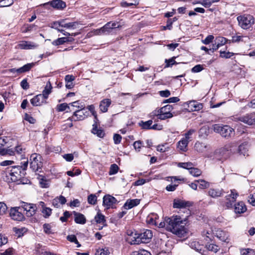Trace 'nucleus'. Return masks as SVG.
<instances>
[{
  "label": "nucleus",
  "instance_id": "nucleus-1",
  "mask_svg": "<svg viewBox=\"0 0 255 255\" xmlns=\"http://www.w3.org/2000/svg\"><path fill=\"white\" fill-rule=\"evenodd\" d=\"M183 222L179 216L166 217L163 222L159 224V227L165 228L167 231L178 236H182L185 233Z\"/></svg>",
  "mask_w": 255,
  "mask_h": 255
},
{
  "label": "nucleus",
  "instance_id": "nucleus-2",
  "mask_svg": "<svg viewBox=\"0 0 255 255\" xmlns=\"http://www.w3.org/2000/svg\"><path fill=\"white\" fill-rule=\"evenodd\" d=\"M28 161H24L22 166H13L6 168L4 172L6 177H10L12 181L15 182L21 179L25 174Z\"/></svg>",
  "mask_w": 255,
  "mask_h": 255
},
{
  "label": "nucleus",
  "instance_id": "nucleus-3",
  "mask_svg": "<svg viewBox=\"0 0 255 255\" xmlns=\"http://www.w3.org/2000/svg\"><path fill=\"white\" fill-rule=\"evenodd\" d=\"M129 237L128 238L129 242L131 245H138L141 243H149L152 237V233L151 230H146L143 233L136 234L131 232L128 234Z\"/></svg>",
  "mask_w": 255,
  "mask_h": 255
},
{
  "label": "nucleus",
  "instance_id": "nucleus-4",
  "mask_svg": "<svg viewBox=\"0 0 255 255\" xmlns=\"http://www.w3.org/2000/svg\"><path fill=\"white\" fill-rule=\"evenodd\" d=\"M235 146L234 143H230L226 144L224 147L217 149L215 151V158L217 160L226 159L230 155L235 153L234 147Z\"/></svg>",
  "mask_w": 255,
  "mask_h": 255
},
{
  "label": "nucleus",
  "instance_id": "nucleus-5",
  "mask_svg": "<svg viewBox=\"0 0 255 255\" xmlns=\"http://www.w3.org/2000/svg\"><path fill=\"white\" fill-rule=\"evenodd\" d=\"M214 131L219 133L223 137L229 138L234 136L235 134L234 129L228 125H222L220 124H215L213 126Z\"/></svg>",
  "mask_w": 255,
  "mask_h": 255
},
{
  "label": "nucleus",
  "instance_id": "nucleus-6",
  "mask_svg": "<svg viewBox=\"0 0 255 255\" xmlns=\"http://www.w3.org/2000/svg\"><path fill=\"white\" fill-rule=\"evenodd\" d=\"M89 115V111L85 109L84 106H78V110L75 111L73 115L67 119L71 122L81 121L85 119Z\"/></svg>",
  "mask_w": 255,
  "mask_h": 255
},
{
  "label": "nucleus",
  "instance_id": "nucleus-7",
  "mask_svg": "<svg viewBox=\"0 0 255 255\" xmlns=\"http://www.w3.org/2000/svg\"><path fill=\"white\" fill-rule=\"evenodd\" d=\"M42 159L39 154L33 153L30 157V167L34 171H38L43 166Z\"/></svg>",
  "mask_w": 255,
  "mask_h": 255
},
{
  "label": "nucleus",
  "instance_id": "nucleus-8",
  "mask_svg": "<svg viewBox=\"0 0 255 255\" xmlns=\"http://www.w3.org/2000/svg\"><path fill=\"white\" fill-rule=\"evenodd\" d=\"M123 24L121 22H113L110 21L105 24L103 27L100 29H97L96 32L97 34H102L104 33H109L112 29L120 28Z\"/></svg>",
  "mask_w": 255,
  "mask_h": 255
},
{
  "label": "nucleus",
  "instance_id": "nucleus-9",
  "mask_svg": "<svg viewBox=\"0 0 255 255\" xmlns=\"http://www.w3.org/2000/svg\"><path fill=\"white\" fill-rule=\"evenodd\" d=\"M45 8L50 7L57 10H62L66 6V2L62 0H52L43 4Z\"/></svg>",
  "mask_w": 255,
  "mask_h": 255
},
{
  "label": "nucleus",
  "instance_id": "nucleus-10",
  "mask_svg": "<svg viewBox=\"0 0 255 255\" xmlns=\"http://www.w3.org/2000/svg\"><path fill=\"white\" fill-rule=\"evenodd\" d=\"M21 209H22L26 212L25 214L27 217H31L34 215L37 210L36 205L22 202L20 206Z\"/></svg>",
  "mask_w": 255,
  "mask_h": 255
},
{
  "label": "nucleus",
  "instance_id": "nucleus-11",
  "mask_svg": "<svg viewBox=\"0 0 255 255\" xmlns=\"http://www.w3.org/2000/svg\"><path fill=\"white\" fill-rule=\"evenodd\" d=\"M237 19L239 25L245 29L249 28L255 22L254 17H237Z\"/></svg>",
  "mask_w": 255,
  "mask_h": 255
},
{
  "label": "nucleus",
  "instance_id": "nucleus-12",
  "mask_svg": "<svg viewBox=\"0 0 255 255\" xmlns=\"http://www.w3.org/2000/svg\"><path fill=\"white\" fill-rule=\"evenodd\" d=\"M19 210H21L20 207H16L10 209L9 215L13 220L22 221L25 219L24 215Z\"/></svg>",
  "mask_w": 255,
  "mask_h": 255
},
{
  "label": "nucleus",
  "instance_id": "nucleus-13",
  "mask_svg": "<svg viewBox=\"0 0 255 255\" xmlns=\"http://www.w3.org/2000/svg\"><path fill=\"white\" fill-rule=\"evenodd\" d=\"M239 194L235 189L231 190V194L226 196L225 206L228 208L232 207L233 204L235 202Z\"/></svg>",
  "mask_w": 255,
  "mask_h": 255
},
{
  "label": "nucleus",
  "instance_id": "nucleus-14",
  "mask_svg": "<svg viewBox=\"0 0 255 255\" xmlns=\"http://www.w3.org/2000/svg\"><path fill=\"white\" fill-rule=\"evenodd\" d=\"M238 120L249 126L255 125V116L253 114L241 116L238 118Z\"/></svg>",
  "mask_w": 255,
  "mask_h": 255
},
{
  "label": "nucleus",
  "instance_id": "nucleus-15",
  "mask_svg": "<svg viewBox=\"0 0 255 255\" xmlns=\"http://www.w3.org/2000/svg\"><path fill=\"white\" fill-rule=\"evenodd\" d=\"M46 100L43 95L39 94L31 99L30 103L33 106H40L43 104H46Z\"/></svg>",
  "mask_w": 255,
  "mask_h": 255
},
{
  "label": "nucleus",
  "instance_id": "nucleus-16",
  "mask_svg": "<svg viewBox=\"0 0 255 255\" xmlns=\"http://www.w3.org/2000/svg\"><path fill=\"white\" fill-rule=\"evenodd\" d=\"M117 202V199L110 195H105L103 197V204L107 209L112 207L113 205L116 204Z\"/></svg>",
  "mask_w": 255,
  "mask_h": 255
},
{
  "label": "nucleus",
  "instance_id": "nucleus-17",
  "mask_svg": "<svg viewBox=\"0 0 255 255\" xmlns=\"http://www.w3.org/2000/svg\"><path fill=\"white\" fill-rule=\"evenodd\" d=\"M187 105L188 110L192 111H198L202 109L203 108L202 104L195 101L188 102Z\"/></svg>",
  "mask_w": 255,
  "mask_h": 255
},
{
  "label": "nucleus",
  "instance_id": "nucleus-18",
  "mask_svg": "<svg viewBox=\"0 0 255 255\" xmlns=\"http://www.w3.org/2000/svg\"><path fill=\"white\" fill-rule=\"evenodd\" d=\"M190 206L191 203L189 202L178 199L174 200L173 208H186Z\"/></svg>",
  "mask_w": 255,
  "mask_h": 255
},
{
  "label": "nucleus",
  "instance_id": "nucleus-19",
  "mask_svg": "<svg viewBox=\"0 0 255 255\" xmlns=\"http://www.w3.org/2000/svg\"><path fill=\"white\" fill-rule=\"evenodd\" d=\"M215 236L219 240L224 242H228L229 235L227 233L221 230H218L216 231Z\"/></svg>",
  "mask_w": 255,
  "mask_h": 255
},
{
  "label": "nucleus",
  "instance_id": "nucleus-20",
  "mask_svg": "<svg viewBox=\"0 0 255 255\" xmlns=\"http://www.w3.org/2000/svg\"><path fill=\"white\" fill-rule=\"evenodd\" d=\"M66 202V198L61 195L59 197L55 198L52 200V205L56 208H59L60 205H63Z\"/></svg>",
  "mask_w": 255,
  "mask_h": 255
},
{
  "label": "nucleus",
  "instance_id": "nucleus-21",
  "mask_svg": "<svg viewBox=\"0 0 255 255\" xmlns=\"http://www.w3.org/2000/svg\"><path fill=\"white\" fill-rule=\"evenodd\" d=\"M74 221L77 224H84L86 222V219L84 215L74 211Z\"/></svg>",
  "mask_w": 255,
  "mask_h": 255
},
{
  "label": "nucleus",
  "instance_id": "nucleus-22",
  "mask_svg": "<svg viewBox=\"0 0 255 255\" xmlns=\"http://www.w3.org/2000/svg\"><path fill=\"white\" fill-rule=\"evenodd\" d=\"M111 104V100L109 99H105L103 100L100 104L99 107L100 110L103 112H106L108 111V107Z\"/></svg>",
  "mask_w": 255,
  "mask_h": 255
},
{
  "label": "nucleus",
  "instance_id": "nucleus-23",
  "mask_svg": "<svg viewBox=\"0 0 255 255\" xmlns=\"http://www.w3.org/2000/svg\"><path fill=\"white\" fill-rule=\"evenodd\" d=\"M140 203V200L138 199L128 200L124 204V207L126 209H129L137 206Z\"/></svg>",
  "mask_w": 255,
  "mask_h": 255
},
{
  "label": "nucleus",
  "instance_id": "nucleus-24",
  "mask_svg": "<svg viewBox=\"0 0 255 255\" xmlns=\"http://www.w3.org/2000/svg\"><path fill=\"white\" fill-rule=\"evenodd\" d=\"M247 210V208L244 202H239L235 204V212L237 214L244 213Z\"/></svg>",
  "mask_w": 255,
  "mask_h": 255
},
{
  "label": "nucleus",
  "instance_id": "nucleus-25",
  "mask_svg": "<svg viewBox=\"0 0 255 255\" xmlns=\"http://www.w3.org/2000/svg\"><path fill=\"white\" fill-rule=\"evenodd\" d=\"M18 46L21 49H30L36 47L37 45L31 42L22 41Z\"/></svg>",
  "mask_w": 255,
  "mask_h": 255
},
{
  "label": "nucleus",
  "instance_id": "nucleus-26",
  "mask_svg": "<svg viewBox=\"0 0 255 255\" xmlns=\"http://www.w3.org/2000/svg\"><path fill=\"white\" fill-rule=\"evenodd\" d=\"M153 115H156L158 119L161 120H164L168 118H171L173 117V114L171 113H159V110Z\"/></svg>",
  "mask_w": 255,
  "mask_h": 255
},
{
  "label": "nucleus",
  "instance_id": "nucleus-27",
  "mask_svg": "<svg viewBox=\"0 0 255 255\" xmlns=\"http://www.w3.org/2000/svg\"><path fill=\"white\" fill-rule=\"evenodd\" d=\"M188 143L189 141L187 139L183 138L178 142L177 147L182 151H186Z\"/></svg>",
  "mask_w": 255,
  "mask_h": 255
},
{
  "label": "nucleus",
  "instance_id": "nucleus-28",
  "mask_svg": "<svg viewBox=\"0 0 255 255\" xmlns=\"http://www.w3.org/2000/svg\"><path fill=\"white\" fill-rule=\"evenodd\" d=\"M208 194L213 198H217L222 196L223 191L219 189H210L208 191Z\"/></svg>",
  "mask_w": 255,
  "mask_h": 255
},
{
  "label": "nucleus",
  "instance_id": "nucleus-29",
  "mask_svg": "<svg viewBox=\"0 0 255 255\" xmlns=\"http://www.w3.org/2000/svg\"><path fill=\"white\" fill-rule=\"evenodd\" d=\"M238 151L240 154H243L244 156H248V147L246 143H242L238 147Z\"/></svg>",
  "mask_w": 255,
  "mask_h": 255
},
{
  "label": "nucleus",
  "instance_id": "nucleus-30",
  "mask_svg": "<svg viewBox=\"0 0 255 255\" xmlns=\"http://www.w3.org/2000/svg\"><path fill=\"white\" fill-rule=\"evenodd\" d=\"M52 87L51 86V83L50 81L47 82L46 85L45 87L44 90L42 92V95H43L44 97L47 99L48 98V95L51 92V89Z\"/></svg>",
  "mask_w": 255,
  "mask_h": 255
},
{
  "label": "nucleus",
  "instance_id": "nucleus-31",
  "mask_svg": "<svg viewBox=\"0 0 255 255\" xmlns=\"http://www.w3.org/2000/svg\"><path fill=\"white\" fill-rule=\"evenodd\" d=\"M207 146L205 143L197 142L195 144L194 148L199 152H203L206 150Z\"/></svg>",
  "mask_w": 255,
  "mask_h": 255
},
{
  "label": "nucleus",
  "instance_id": "nucleus-32",
  "mask_svg": "<svg viewBox=\"0 0 255 255\" xmlns=\"http://www.w3.org/2000/svg\"><path fill=\"white\" fill-rule=\"evenodd\" d=\"M93 128L92 130V133L97 135L99 137H103L105 135V132L104 130L101 128H98L97 126L96 125H93Z\"/></svg>",
  "mask_w": 255,
  "mask_h": 255
},
{
  "label": "nucleus",
  "instance_id": "nucleus-33",
  "mask_svg": "<svg viewBox=\"0 0 255 255\" xmlns=\"http://www.w3.org/2000/svg\"><path fill=\"white\" fill-rule=\"evenodd\" d=\"M34 66V63H28L27 64L24 65L23 66L18 69L17 73H22L24 72H27L29 71L32 67Z\"/></svg>",
  "mask_w": 255,
  "mask_h": 255
},
{
  "label": "nucleus",
  "instance_id": "nucleus-34",
  "mask_svg": "<svg viewBox=\"0 0 255 255\" xmlns=\"http://www.w3.org/2000/svg\"><path fill=\"white\" fill-rule=\"evenodd\" d=\"M215 41L218 43V45H219L220 47L224 45L228 41H229L230 43H231L230 40H228L226 38H225L224 37H222V36H219V37H216Z\"/></svg>",
  "mask_w": 255,
  "mask_h": 255
},
{
  "label": "nucleus",
  "instance_id": "nucleus-35",
  "mask_svg": "<svg viewBox=\"0 0 255 255\" xmlns=\"http://www.w3.org/2000/svg\"><path fill=\"white\" fill-rule=\"evenodd\" d=\"M95 220L97 223L99 224H104L106 222L105 216L99 212L95 217Z\"/></svg>",
  "mask_w": 255,
  "mask_h": 255
},
{
  "label": "nucleus",
  "instance_id": "nucleus-36",
  "mask_svg": "<svg viewBox=\"0 0 255 255\" xmlns=\"http://www.w3.org/2000/svg\"><path fill=\"white\" fill-rule=\"evenodd\" d=\"M133 1V2H127V1H123L121 3V5L123 7H127L130 6H136L139 4V0H131Z\"/></svg>",
  "mask_w": 255,
  "mask_h": 255
},
{
  "label": "nucleus",
  "instance_id": "nucleus-37",
  "mask_svg": "<svg viewBox=\"0 0 255 255\" xmlns=\"http://www.w3.org/2000/svg\"><path fill=\"white\" fill-rule=\"evenodd\" d=\"M178 166L182 167L183 168L188 169L190 171L191 170V169H192L193 167V164L192 162H180L178 164Z\"/></svg>",
  "mask_w": 255,
  "mask_h": 255
},
{
  "label": "nucleus",
  "instance_id": "nucleus-38",
  "mask_svg": "<svg viewBox=\"0 0 255 255\" xmlns=\"http://www.w3.org/2000/svg\"><path fill=\"white\" fill-rule=\"evenodd\" d=\"M152 124V121L150 120L146 122L141 121V123L139 124V125L141 126L142 128L143 129H150L151 126Z\"/></svg>",
  "mask_w": 255,
  "mask_h": 255
},
{
  "label": "nucleus",
  "instance_id": "nucleus-39",
  "mask_svg": "<svg viewBox=\"0 0 255 255\" xmlns=\"http://www.w3.org/2000/svg\"><path fill=\"white\" fill-rule=\"evenodd\" d=\"M13 0H0V7H6L11 5Z\"/></svg>",
  "mask_w": 255,
  "mask_h": 255
},
{
  "label": "nucleus",
  "instance_id": "nucleus-40",
  "mask_svg": "<svg viewBox=\"0 0 255 255\" xmlns=\"http://www.w3.org/2000/svg\"><path fill=\"white\" fill-rule=\"evenodd\" d=\"M97 197L95 194H90L88 197V202L91 205H95L97 203Z\"/></svg>",
  "mask_w": 255,
  "mask_h": 255
},
{
  "label": "nucleus",
  "instance_id": "nucleus-41",
  "mask_svg": "<svg viewBox=\"0 0 255 255\" xmlns=\"http://www.w3.org/2000/svg\"><path fill=\"white\" fill-rule=\"evenodd\" d=\"M206 248L209 251L214 253H217L219 250V248L217 245L212 244L207 245Z\"/></svg>",
  "mask_w": 255,
  "mask_h": 255
},
{
  "label": "nucleus",
  "instance_id": "nucleus-42",
  "mask_svg": "<svg viewBox=\"0 0 255 255\" xmlns=\"http://www.w3.org/2000/svg\"><path fill=\"white\" fill-rule=\"evenodd\" d=\"M67 37H61L53 41L52 42V44L54 45H59L61 44H63L64 43L66 42Z\"/></svg>",
  "mask_w": 255,
  "mask_h": 255
},
{
  "label": "nucleus",
  "instance_id": "nucleus-43",
  "mask_svg": "<svg viewBox=\"0 0 255 255\" xmlns=\"http://www.w3.org/2000/svg\"><path fill=\"white\" fill-rule=\"evenodd\" d=\"M51 212L52 210L50 208L46 207H43L42 210V213L43 214V217L45 218L49 217L51 215Z\"/></svg>",
  "mask_w": 255,
  "mask_h": 255
},
{
  "label": "nucleus",
  "instance_id": "nucleus-44",
  "mask_svg": "<svg viewBox=\"0 0 255 255\" xmlns=\"http://www.w3.org/2000/svg\"><path fill=\"white\" fill-rule=\"evenodd\" d=\"M119 168L118 166L116 164H113L111 165L110 171H109V174L110 175H114L117 173L118 171Z\"/></svg>",
  "mask_w": 255,
  "mask_h": 255
},
{
  "label": "nucleus",
  "instance_id": "nucleus-45",
  "mask_svg": "<svg viewBox=\"0 0 255 255\" xmlns=\"http://www.w3.org/2000/svg\"><path fill=\"white\" fill-rule=\"evenodd\" d=\"M220 57L224 58H230L234 55V53L220 51Z\"/></svg>",
  "mask_w": 255,
  "mask_h": 255
},
{
  "label": "nucleus",
  "instance_id": "nucleus-46",
  "mask_svg": "<svg viewBox=\"0 0 255 255\" xmlns=\"http://www.w3.org/2000/svg\"><path fill=\"white\" fill-rule=\"evenodd\" d=\"M67 109H69L70 108L66 103H62L57 106V110L59 112H63Z\"/></svg>",
  "mask_w": 255,
  "mask_h": 255
},
{
  "label": "nucleus",
  "instance_id": "nucleus-47",
  "mask_svg": "<svg viewBox=\"0 0 255 255\" xmlns=\"http://www.w3.org/2000/svg\"><path fill=\"white\" fill-rule=\"evenodd\" d=\"M205 11V9L202 7H196L194 8V10H190L188 12V15L189 16H192L195 14H196L195 12H200V13H204Z\"/></svg>",
  "mask_w": 255,
  "mask_h": 255
},
{
  "label": "nucleus",
  "instance_id": "nucleus-48",
  "mask_svg": "<svg viewBox=\"0 0 255 255\" xmlns=\"http://www.w3.org/2000/svg\"><path fill=\"white\" fill-rule=\"evenodd\" d=\"M189 172L193 176L196 177L200 176L202 173V172L200 169L194 167L191 169Z\"/></svg>",
  "mask_w": 255,
  "mask_h": 255
},
{
  "label": "nucleus",
  "instance_id": "nucleus-49",
  "mask_svg": "<svg viewBox=\"0 0 255 255\" xmlns=\"http://www.w3.org/2000/svg\"><path fill=\"white\" fill-rule=\"evenodd\" d=\"M172 106L169 105H166L161 109H159V113H167L170 112L172 110Z\"/></svg>",
  "mask_w": 255,
  "mask_h": 255
},
{
  "label": "nucleus",
  "instance_id": "nucleus-50",
  "mask_svg": "<svg viewBox=\"0 0 255 255\" xmlns=\"http://www.w3.org/2000/svg\"><path fill=\"white\" fill-rule=\"evenodd\" d=\"M191 247L194 248L195 250L198 251L199 253H201V251L203 250V247L202 246H200L198 244V243L193 242L191 243Z\"/></svg>",
  "mask_w": 255,
  "mask_h": 255
},
{
  "label": "nucleus",
  "instance_id": "nucleus-51",
  "mask_svg": "<svg viewBox=\"0 0 255 255\" xmlns=\"http://www.w3.org/2000/svg\"><path fill=\"white\" fill-rule=\"evenodd\" d=\"M175 58V57H173L168 60L166 59L165 63H166V64L165 67H170L174 64H177V63L174 60Z\"/></svg>",
  "mask_w": 255,
  "mask_h": 255
},
{
  "label": "nucleus",
  "instance_id": "nucleus-52",
  "mask_svg": "<svg viewBox=\"0 0 255 255\" xmlns=\"http://www.w3.org/2000/svg\"><path fill=\"white\" fill-rule=\"evenodd\" d=\"M7 209L6 204L3 202H0V216L4 214Z\"/></svg>",
  "mask_w": 255,
  "mask_h": 255
},
{
  "label": "nucleus",
  "instance_id": "nucleus-53",
  "mask_svg": "<svg viewBox=\"0 0 255 255\" xmlns=\"http://www.w3.org/2000/svg\"><path fill=\"white\" fill-rule=\"evenodd\" d=\"M110 252L108 249H102L97 251L96 255H109Z\"/></svg>",
  "mask_w": 255,
  "mask_h": 255
},
{
  "label": "nucleus",
  "instance_id": "nucleus-54",
  "mask_svg": "<svg viewBox=\"0 0 255 255\" xmlns=\"http://www.w3.org/2000/svg\"><path fill=\"white\" fill-rule=\"evenodd\" d=\"M8 242L7 238L4 235L0 234V247L5 245Z\"/></svg>",
  "mask_w": 255,
  "mask_h": 255
},
{
  "label": "nucleus",
  "instance_id": "nucleus-55",
  "mask_svg": "<svg viewBox=\"0 0 255 255\" xmlns=\"http://www.w3.org/2000/svg\"><path fill=\"white\" fill-rule=\"evenodd\" d=\"M177 18L176 17H174L172 19H168L167 21V25L166 26L164 27V29H166V28L168 29H170L171 27V25L173 23V22L177 20Z\"/></svg>",
  "mask_w": 255,
  "mask_h": 255
},
{
  "label": "nucleus",
  "instance_id": "nucleus-56",
  "mask_svg": "<svg viewBox=\"0 0 255 255\" xmlns=\"http://www.w3.org/2000/svg\"><path fill=\"white\" fill-rule=\"evenodd\" d=\"M247 38L246 36L235 35L232 36V42H239L240 41H243V38Z\"/></svg>",
  "mask_w": 255,
  "mask_h": 255
},
{
  "label": "nucleus",
  "instance_id": "nucleus-57",
  "mask_svg": "<svg viewBox=\"0 0 255 255\" xmlns=\"http://www.w3.org/2000/svg\"><path fill=\"white\" fill-rule=\"evenodd\" d=\"M131 255H151V254L145 250H140L138 252H134L132 253Z\"/></svg>",
  "mask_w": 255,
  "mask_h": 255
},
{
  "label": "nucleus",
  "instance_id": "nucleus-58",
  "mask_svg": "<svg viewBox=\"0 0 255 255\" xmlns=\"http://www.w3.org/2000/svg\"><path fill=\"white\" fill-rule=\"evenodd\" d=\"M254 252L250 249H243L241 251L242 255H253Z\"/></svg>",
  "mask_w": 255,
  "mask_h": 255
},
{
  "label": "nucleus",
  "instance_id": "nucleus-59",
  "mask_svg": "<svg viewBox=\"0 0 255 255\" xmlns=\"http://www.w3.org/2000/svg\"><path fill=\"white\" fill-rule=\"evenodd\" d=\"M142 141H141L140 140H137V141H135L133 143V145L134 146V149L136 150H137L138 151H139L140 149L141 148V147L142 146Z\"/></svg>",
  "mask_w": 255,
  "mask_h": 255
},
{
  "label": "nucleus",
  "instance_id": "nucleus-60",
  "mask_svg": "<svg viewBox=\"0 0 255 255\" xmlns=\"http://www.w3.org/2000/svg\"><path fill=\"white\" fill-rule=\"evenodd\" d=\"M203 69V66L200 64L197 65L192 68L191 71L194 73H197L201 71Z\"/></svg>",
  "mask_w": 255,
  "mask_h": 255
},
{
  "label": "nucleus",
  "instance_id": "nucleus-61",
  "mask_svg": "<svg viewBox=\"0 0 255 255\" xmlns=\"http://www.w3.org/2000/svg\"><path fill=\"white\" fill-rule=\"evenodd\" d=\"M67 239L68 241H69L71 242H73L75 244L78 243V241L77 239V238H76V236L74 235H68L67 237Z\"/></svg>",
  "mask_w": 255,
  "mask_h": 255
},
{
  "label": "nucleus",
  "instance_id": "nucleus-62",
  "mask_svg": "<svg viewBox=\"0 0 255 255\" xmlns=\"http://www.w3.org/2000/svg\"><path fill=\"white\" fill-rule=\"evenodd\" d=\"M214 38L213 35H209L204 40H202V42L205 44H208L212 42Z\"/></svg>",
  "mask_w": 255,
  "mask_h": 255
},
{
  "label": "nucleus",
  "instance_id": "nucleus-63",
  "mask_svg": "<svg viewBox=\"0 0 255 255\" xmlns=\"http://www.w3.org/2000/svg\"><path fill=\"white\" fill-rule=\"evenodd\" d=\"M20 86L24 90H27L29 88V85L26 79H23L20 83Z\"/></svg>",
  "mask_w": 255,
  "mask_h": 255
},
{
  "label": "nucleus",
  "instance_id": "nucleus-64",
  "mask_svg": "<svg viewBox=\"0 0 255 255\" xmlns=\"http://www.w3.org/2000/svg\"><path fill=\"white\" fill-rule=\"evenodd\" d=\"M248 202L253 206H255V193L251 194L249 196Z\"/></svg>",
  "mask_w": 255,
  "mask_h": 255
}]
</instances>
